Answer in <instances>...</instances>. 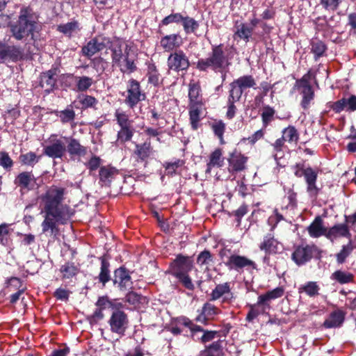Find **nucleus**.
Returning a JSON list of instances; mask_svg holds the SVG:
<instances>
[{
    "label": "nucleus",
    "mask_w": 356,
    "mask_h": 356,
    "mask_svg": "<svg viewBox=\"0 0 356 356\" xmlns=\"http://www.w3.org/2000/svg\"><path fill=\"white\" fill-rule=\"evenodd\" d=\"M66 193L65 188L53 185L41 196L44 214L41 225L43 233L50 231L51 234H58V225L67 224L74 214L70 206L63 204Z\"/></svg>",
    "instance_id": "1"
},
{
    "label": "nucleus",
    "mask_w": 356,
    "mask_h": 356,
    "mask_svg": "<svg viewBox=\"0 0 356 356\" xmlns=\"http://www.w3.org/2000/svg\"><path fill=\"white\" fill-rule=\"evenodd\" d=\"M40 30L38 15L30 7L22 8L17 20L10 26L12 36L17 40H25L30 37L35 41V33Z\"/></svg>",
    "instance_id": "2"
},
{
    "label": "nucleus",
    "mask_w": 356,
    "mask_h": 356,
    "mask_svg": "<svg viewBox=\"0 0 356 356\" xmlns=\"http://www.w3.org/2000/svg\"><path fill=\"white\" fill-rule=\"evenodd\" d=\"M230 54L223 44L212 45L209 56L198 59L196 68L201 72H207L209 70L222 71L225 68H229L232 58Z\"/></svg>",
    "instance_id": "3"
},
{
    "label": "nucleus",
    "mask_w": 356,
    "mask_h": 356,
    "mask_svg": "<svg viewBox=\"0 0 356 356\" xmlns=\"http://www.w3.org/2000/svg\"><path fill=\"white\" fill-rule=\"evenodd\" d=\"M111 51L112 62L122 72L132 73L137 70L136 54L129 44H125L123 49L121 45L114 47Z\"/></svg>",
    "instance_id": "4"
},
{
    "label": "nucleus",
    "mask_w": 356,
    "mask_h": 356,
    "mask_svg": "<svg viewBox=\"0 0 356 356\" xmlns=\"http://www.w3.org/2000/svg\"><path fill=\"white\" fill-rule=\"evenodd\" d=\"M294 175L300 178L304 177L306 184H307V192L313 200H316L317 197L321 191L316 185V181L318 177V171L316 169L312 168L310 166L305 167L303 162L296 163L293 166Z\"/></svg>",
    "instance_id": "5"
},
{
    "label": "nucleus",
    "mask_w": 356,
    "mask_h": 356,
    "mask_svg": "<svg viewBox=\"0 0 356 356\" xmlns=\"http://www.w3.org/2000/svg\"><path fill=\"white\" fill-rule=\"evenodd\" d=\"M284 293V290L282 287H277L273 290L267 291L264 294L260 295L256 304L248 305L250 310L245 320L248 322H252L261 313L265 312L266 307H270L269 302L270 300L281 298Z\"/></svg>",
    "instance_id": "6"
},
{
    "label": "nucleus",
    "mask_w": 356,
    "mask_h": 356,
    "mask_svg": "<svg viewBox=\"0 0 356 356\" xmlns=\"http://www.w3.org/2000/svg\"><path fill=\"white\" fill-rule=\"evenodd\" d=\"M227 253H231V250L222 248L219 252V256L222 259L227 257V260L223 262L229 270L241 273L244 269L250 272L257 269L256 263L248 257L236 254L228 256Z\"/></svg>",
    "instance_id": "7"
},
{
    "label": "nucleus",
    "mask_w": 356,
    "mask_h": 356,
    "mask_svg": "<svg viewBox=\"0 0 356 356\" xmlns=\"http://www.w3.org/2000/svg\"><path fill=\"white\" fill-rule=\"evenodd\" d=\"M314 78L315 74L309 70L302 78L296 81L295 88L302 97L300 106L305 111L309 109L314 99L315 92L310 83Z\"/></svg>",
    "instance_id": "8"
},
{
    "label": "nucleus",
    "mask_w": 356,
    "mask_h": 356,
    "mask_svg": "<svg viewBox=\"0 0 356 356\" xmlns=\"http://www.w3.org/2000/svg\"><path fill=\"white\" fill-rule=\"evenodd\" d=\"M323 251L315 244H301L294 246L291 259L298 266H302L312 259L320 260Z\"/></svg>",
    "instance_id": "9"
},
{
    "label": "nucleus",
    "mask_w": 356,
    "mask_h": 356,
    "mask_svg": "<svg viewBox=\"0 0 356 356\" xmlns=\"http://www.w3.org/2000/svg\"><path fill=\"white\" fill-rule=\"evenodd\" d=\"M125 307H118L111 312L108 323L110 331L122 337L129 326V320L127 314L123 310Z\"/></svg>",
    "instance_id": "10"
},
{
    "label": "nucleus",
    "mask_w": 356,
    "mask_h": 356,
    "mask_svg": "<svg viewBox=\"0 0 356 356\" xmlns=\"http://www.w3.org/2000/svg\"><path fill=\"white\" fill-rule=\"evenodd\" d=\"M167 65L169 71L185 74L188 70L191 63L186 54L183 50L178 49L171 52L169 55Z\"/></svg>",
    "instance_id": "11"
},
{
    "label": "nucleus",
    "mask_w": 356,
    "mask_h": 356,
    "mask_svg": "<svg viewBox=\"0 0 356 356\" xmlns=\"http://www.w3.org/2000/svg\"><path fill=\"white\" fill-rule=\"evenodd\" d=\"M24 59V49L17 45H10L0 40V63H17Z\"/></svg>",
    "instance_id": "12"
},
{
    "label": "nucleus",
    "mask_w": 356,
    "mask_h": 356,
    "mask_svg": "<svg viewBox=\"0 0 356 356\" xmlns=\"http://www.w3.org/2000/svg\"><path fill=\"white\" fill-rule=\"evenodd\" d=\"M96 306L97 308L89 318L91 323L103 319L104 317L103 311L106 309H111L113 312L118 307H125L123 302H119L117 299L110 300L107 296L99 297L96 302Z\"/></svg>",
    "instance_id": "13"
},
{
    "label": "nucleus",
    "mask_w": 356,
    "mask_h": 356,
    "mask_svg": "<svg viewBox=\"0 0 356 356\" xmlns=\"http://www.w3.org/2000/svg\"><path fill=\"white\" fill-rule=\"evenodd\" d=\"M127 92L124 103L130 108H134L140 102L146 98V95L142 90L140 83L134 79L128 81Z\"/></svg>",
    "instance_id": "14"
},
{
    "label": "nucleus",
    "mask_w": 356,
    "mask_h": 356,
    "mask_svg": "<svg viewBox=\"0 0 356 356\" xmlns=\"http://www.w3.org/2000/svg\"><path fill=\"white\" fill-rule=\"evenodd\" d=\"M112 281L113 285L120 291L133 289L134 282L131 272L124 266H120L114 270Z\"/></svg>",
    "instance_id": "15"
},
{
    "label": "nucleus",
    "mask_w": 356,
    "mask_h": 356,
    "mask_svg": "<svg viewBox=\"0 0 356 356\" xmlns=\"http://www.w3.org/2000/svg\"><path fill=\"white\" fill-rule=\"evenodd\" d=\"M49 144L43 148V154L52 159H61L66 152V144L56 134H52L48 139Z\"/></svg>",
    "instance_id": "16"
},
{
    "label": "nucleus",
    "mask_w": 356,
    "mask_h": 356,
    "mask_svg": "<svg viewBox=\"0 0 356 356\" xmlns=\"http://www.w3.org/2000/svg\"><path fill=\"white\" fill-rule=\"evenodd\" d=\"M193 266L192 257L178 254L170 264L169 270L172 275L187 273L192 270Z\"/></svg>",
    "instance_id": "17"
},
{
    "label": "nucleus",
    "mask_w": 356,
    "mask_h": 356,
    "mask_svg": "<svg viewBox=\"0 0 356 356\" xmlns=\"http://www.w3.org/2000/svg\"><path fill=\"white\" fill-rule=\"evenodd\" d=\"M60 70L57 67H51V69L43 72L40 75V86L48 93L57 88V81Z\"/></svg>",
    "instance_id": "18"
},
{
    "label": "nucleus",
    "mask_w": 356,
    "mask_h": 356,
    "mask_svg": "<svg viewBox=\"0 0 356 356\" xmlns=\"http://www.w3.org/2000/svg\"><path fill=\"white\" fill-rule=\"evenodd\" d=\"M152 152L153 147L150 139L148 138L143 143L135 145V148L131 153V158L137 163H144V166L146 167Z\"/></svg>",
    "instance_id": "19"
},
{
    "label": "nucleus",
    "mask_w": 356,
    "mask_h": 356,
    "mask_svg": "<svg viewBox=\"0 0 356 356\" xmlns=\"http://www.w3.org/2000/svg\"><path fill=\"white\" fill-rule=\"evenodd\" d=\"M222 298V303L231 304L235 296L232 292L231 282L218 284L210 294V300H217Z\"/></svg>",
    "instance_id": "20"
},
{
    "label": "nucleus",
    "mask_w": 356,
    "mask_h": 356,
    "mask_svg": "<svg viewBox=\"0 0 356 356\" xmlns=\"http://www.w3.org/2000/svg\"><path fill=\"white\" fill-rule=\"evenodd\" d=\"M108 42V40L104 37H95L82 47V54L88 58H91L96 53L104 49Z\"/></svg>",
    "instance_id": "21"
},
{
    "label": "nucleus",
    "mask_w": 356,
    "mask_h": 356,
    "mask_svg": "<svg viewBox=\"0 0 356 356\" xmlns=\"http://www.w3.org/2000/svg\"><path fill=\"white\" fill-rule=\"evenodd\" d=\"M14 184L21 190L32 191L39 187L36 183V178L32 172L24 171L20 172L15 179Z\"/></svg>",
    "instance_id": "22"
},
{
    "label": "nucleus",
    "mask_w": 356,
    "mask_h": 356,
    "mask_svg": "<svg viewBox=\"0 0 356 356\" xmlns=\"http://www.w3.org/2000/svg\"><path fill=\"white\" fill-rule=\"evenodd\" d=\"M248 159L247 156L235 149L229 154V157L227 159L229 172L234 173L244 170Z\"/></svg>",
    "instance_id": "23"
},
{
    "label": "nucleus",
    "mask_w": 356,
    "mask_h": 356,
    "mask_svg": "<svg viewBox=\"0 0 356 356\" xmlns=\"http://www.w3.org/2000/svg\"><path fill=\"white\" fill-rule=\"evenodd\" d=\"M346 312L342 309L337 307L325 318L323 327L326 329L338 328L343 325Z\"/></svg>",
    "instance_id": "24"
},
{
    "label": "nucleus",
    "mask_w": 356,
    "mask_h": 356,
    "mask_svg": "<svg viewBox=\"0 0 356 356\" xmlns=\"http://www.w3.org/2000/svg\"><path fill=\"white\" fill-rule=\"evenodd\" d=\"M119 170L111 165L101 166L99 170V184L102 186H110L111 183L117 176Z\"/></svg>",
    "instance_id": "25"
},
{
    "label": "nucleus",
    "mask_w": 356,
    "mask_h": 356,
    "mask_svg": "<svg viewBox=\"0 0 356 356\" xmlns=\"http://www.w3.org/2000/svg\"><path fill=\"white\" fill-rule=\"evenodd\" d=\"M181 44L182 38L179 33L166 35L160 40L161 47L168 52L178 50Z\"/></svg>",
    "instance_id": "26"
},
{
    "label": "nucleus",
    "mask_w": 356,
    "mask_h": 356,
    "mask_svg": "<svg viewBox=\"0 0 356 356\" xmlns=\"http://www.w3.org/2000/svg\"><path fill=\"white\" fill-rule=\"evenodd\" d=\"M339 237H345L350 238L351 234L350 232L349 226L345 222L343 224H337L333 227L327 229L326 238L333 241Z\"/></svg>",
    "instance_id": "27"
},
{
    "label": "nucleus",
    "mask_w": 356,
    "mask_h": 356,
    "mask_svg": "<svg viewBox=\"0 0 356 356\" xmlns=\"http://www.w3.org/2000/svg\"><path fill=\"white\" fill-rule=\"evenodd\" d=\"M67 141L66 152L71 158L84 156L87 154V147L81 145L79 141L74 138H65Z\"/></svg>",
    "instance_id": "28"
},
{
    "label": "nucleus",
    "mask_w": 356,
    "mask_h": 356,
    "mask_svg": "<svg viewBox=\"0 0 356 356\" xmlns=\"http://www.w3.org/2000/svg\"><path fill=\"white\" fill-rule=\"evenodd\" d=\"M99 259L101 261L100 272L96 279L104 287L106 283L113 279L111 275V264L109 257L106 254L102 255Z\"/></svg>",
    "instance_id": "29"
},
{
    "label": "nucleus",
    "mask_w": 356,
    "mask_h": 356,
    "mask_svg": "<svg viewBox=\"0 0 356 356\" xmlns=\"http://www.w3.org/2000/svg\"><path fill=\"white\" fill-rule=\"evenodd\" d=\"M81 29L80 22L74 19L67 23L60 24L56 28L57 31L63 33L68 38H71L74 35L77 34Z\"/></svg>",
    "instance_id": "30"
},
{
    "label": "nucleus",
    "mask_w": 356,
    "mask_h": 356,
    "mask_svg": "<svg viewBox=\"0 0 356 356\" xmlns=\"http://www.w3.org/2000/svg\"><path fill=\"white\" fill-rule=\"evenodd\" d=\"M327 229V228L324 226L323 220L320 216H317L307 227L309 236L313 238H318L321 236L326 237Z\"/></svg>",
    "instance_id": "31"
},
{
    "label": "nucleus",
    "mask_w": 356,
    "mask_h": 356,
    "mask_svg": "<svg viewBox=\"0 0 356 356\" xmlns=\"http://www.w3.org/2000/svg\"><path fill=\"white\" fill-rule=\"evenodd\" d=\"M280 243L271 234L264 236V241L259 245V249L265 252L266 254H276L278 252Z\"/></svg>",
    "instance_id": "32"
},
{
    "label": "nucleus",
    "mask_w": 356,
    "mask_h": 356,
    "mask_svg": "<svg viewBox=\"0 0 356 356\" xmlns=\"http://www.w3.org/2000/svg\"><path fill=\"white\" fill-rule=\"evenodd\" d=\"M201 86L199 82L191 81L188 85L189 104H202Z\"/></svg>",
    "instance_id": "33"
},
{
    "label": "nucleus",
    "mask_w": 356,
    "mask_h": 356,
    "mask_svg": "<svg viewBox=\"0 0 356 356\" xmlns=\"http://www.w3.org/2000/svg\"><path fill=\"white\" fill-rule=\"evenodd\" d=\"M203 106L204 104H188L190 122L193 130H197L200 126Z\"/></svg>",
    "instance_id": "34"
},
{
    "label": "nucleus",
    "mask_w": 356,
    "mask_h": 356,
    "mask_svg": "<svg viewBox=\"0 0 356 356\" xmlns=\"http://www.w3.org/2000/svg\"><path fill=\"white\" fill-rule=\"evenodd\" d=\"M330 279L334 282L341 285L348 284L354 282L355 275L347 270H337L332 273Z\"/></svg>",
    "instance_id": "35"
},
{
    "label": "nucleus",
    "mask_w": 356,
    "mask_h": 356,
    "mask_svg": "<svg viewBox=\"0 0 356 356\" xmlns=\"http://www.w3.org/2000/svg\"><path fill=\"white\" fill-rule=\"evenodd\" d=\"M79 268L74 262L67 261L60 268L61 279L63 280H71L79 273Z\"/></svg>",
    "instance_id": "36"
},
{
    "label": "nucleus",
    "mask_w": 356,
    "mask_h": 356,
    "mask_svg": "<svg viewBox=\"0 0 356 356\" xmlns=\"http://www.w3.org/2000/svg\"><path fill=\"white\" fill-rule=\"evenodd\" d=\"M147 76L148 83L154 87H160L163 85V79L161 77L154 63H149L147 67Z\"/></svg>",
    "instance_id": "37"
},
{
    "label": "nucleus",
    "mask_w": 356,
    "mask_h": 356,
    "mask_svg": "<svg viewBox=\"0 0 356 356\" xmlns=\"http://www.w3.org/2000/svg\"><path fill=\"white\" fill-rule=\"evenodd\" d=\"M224 164V158L222 157V150L220 148L216 149L209 156V161L207 164V173H210L212 168H220Z\"/></svg>",
    "instance_id": "38"
},
{
    "label": "nucleus",
    "mask_w": 356,
    "mask_h": 356,
    "mask_svg": "<svg viewBox=\"0 0 356 356\" xmlns=\"http://www.w3.org/2000/svg\"><path fill=\"white\" fill-rule=\"evenodd\" d=\"M254 29L249 26L248 23H241L236 26V31L235 35H237L240 39L249 42L252 40H257L255 37H252Z\"/></svg>",
    "instance_id": "39"
},
{
    "label": "nucleus",
    "mask_w": 356,
    "mask_h": 356,
    "mask_svg": "<svg viewBox=\"0 0 356 356\" xmlns=\"http://www.w3.org/2000/svg\"><path fill=\"white\" fill-rule=\"evenodd\" d=\"M311 52L314 54L315 60L324 56L327 47L324 42L318 38H314L310 42Z\"/></svg>",
    "instance_id": "40"
},
{
    "label": "nucleus",
    "mask_w": 356,
    "mask_h": 356,
    "mask_svg": "<svg viewBox=\"0 0 356 356\" xmlns=\"http://www.w3.org/2000/svg\"><path fill=\"white\" fill-rule=\"evenodd\" d=\"M320 286L316 282L309 281L303 284H301L298 289V293H305L310 298H314L319 295Z\"/></svg>",
    "instance_id": "41"
},
{
    "label": "nucleus",
    "mask_w": 356,
    "mask_h": 356,
    "mask_svg": "<svg viewBox=\"0 0 356 356\" xmlns=\"http://www.w3.org/2000/svg\"><path fill=\"white\" fill-rule=\"evenodd\" d=\"M56 117L60 118L63 124L74 122L76 117L75 111L73 110L72 106L69 105L65 110L58 111L56 110L52 112Z\"/></svg>",
    "instance_id": "42"
},
{
    "label": "nucleus",
    "mask_w": 356,
    "mask_h": 356,
    "mask_svg": "<svg viewBox=\"0 0 356 356\" xmlns=\"http://www.w3.org/2000/svg\"><path fill=\"white\" fill-rule=\"evenodd\" d=\"M282 137L289 143L297 144L300 139V134L298 129L293 125H289L282 131Z\"/></svg>",
    "instance_id": "43"
},
{
    "label": "nucleus",
    "mask_w": 356,
    "mask_h": 356,
    "mask_svg": "<svg viewBox=\"0 0 356 356\" xmlns=\"http://www.w3.org/2000/svg\"><path fill=\"white\" fill-rule=\"evenodd\" d=\"M94 83L92 78L87 76H76V84L73 88L76 92H86Z\"/></svg>",
    "instance_id": "44"
},
{
    "label": "nucleus",
    "mask_w": 356,
    "mask_h": 356,
    "mask_svg": "<svg viewBox=\"0 0 356 356\" xmlns=\"http://www.w3.org/2000/svg\"><path fill=\"white\" fill-rule=\"evenodd\" d=\"M222 341L218 340L214 341L206 348L201 351L200 356H222L223 348L222 346Z\"/></svg>",
    "instance_id": "45"
},
{
    "label": "nucleus",
    "mask_w": 356,
    "mask_h": 356,
    "mask_svg": "<svg viewBox=\"0 0 356 356\" xmlns=\"http://www.w3.org/2000/svg\"><path fill=\"white\" fill-rule=\"evenodd\" d=\"M78 99L82 110L97 108L96 106L98 104V100L93 96L87 94H81L78 96Z\"/></svg>",
    "instance_id": "46"
},
{
    "label": "nucleus",
    "mask_w": 356,
    "mask_h": 356,
    "mask_svg": "<svg viewBox=\"0 0 356 356\" xmlns=\"http://www.w3.org/2000/svg\"><path fill=\"white\" fill-rule=\"evenodd\" d=\"M234 84L238 86L243 91L247 88H254L256 86V81L252 75H244L235 79Z\"/></svg>",
    "instance_id": "47"
},
{
    "label": "nucleus",
    "mask_w": 356,
    "mask_h": 356,
    "mask_svg": "<svg viewBox=\"0 0 356 356\" xmlns=\"http://www.w3.org/2000/svg\"><path fill=\"white\" fill-rule=\"evenodd\" d=\"M275 110L273 107L268 105L263 106L261 116L264 129H266L267 127L275 120Z\"/></svg>",
    "instance_id": "48"
},
{
    "label": "nucleus",
    "mask_w": 356,
    "mask_h": 356,
    "mask_svg": "<svg viewBox=\"0 0 356 356\" xmlns=\"http://www.w3.org/2000/svg\"><path fill=\"white\" fill-rule=\"evenodd\" d=\"M285 143L286 141L281 137L271 144L273 157L275 160H278L282 157L284 150L287 148Z\"/></svg>",
    "instance_id": "49"
},
{
    "label": "nucleus",
    "mask_w": 356,
    "mask_h": 356,
    "mask_svg": "<svg viewBox=\"0 0 356 356\" xmlns=\"http://www.w3.org/2000/svg\"><path fill=\"white\" fill-rule=\"evenodd\" d=\"M39 159L40 156H38L35 152H29L20 154L19 161L22 165L33 167L39 161Z\"/></svg>",
    "instance_id": "50"
},
{
    "label": "nucleus",
    "mask_w": 356,
    "mask_h": 356,
    "mask_svg": "<svg viewBox=\"0 0 356 356\" xmlns=\"http://www.w3.org/2000/svg\"><path fill=\"white\" fill-rule=\"evenodd\" d=\"M181 24L186 34L194 33L199 28L198 22L188 16L183 17Z\"/></svg>",
    "instance_id": "51"
},
{
    "label": "nucleus",
    "mask_w": 356,
    "mask_h": 356,
    "mask_svg": "<svg viewBox=\"0 0 356 356\" xmlns=\"http://www.w3.org/2000/svg\"><path fill=\"white\" fill-rule=\"evenodd\" d=\"M135 132L134 127H122L118 132L117 140L121 144H124L126 142L130 141Z\"/></svg>",
    "instance_id": "52"
},
{
    "label": "nucleus",
    "mask_w": 356,
    "mask_h": 356,
    "mask_svg": "<svg viewBox=\"0 0 356 356\" xmlns=\"http://www.w3.org/2000/svg\"><path fill=\"white\" fill-rule=\"evenodd\" d=\"M115 117L120 128L134 127L133 120L129 119V117L128 114L126 113V112L116 110L115 113Z\"/></svg>",
    "instance_id": "53"
},
{
    "label": "nucleus",
    "mask_w": 356,
    "mask_h": 356,
    "mask_svg": "<svg viewBox=\"0 0 356 356\" xmlns=\"http://www.w3.org/2000/svg\"><path fill=\"white\" fill-rule=\"evenodd\" d=\"M214 255L207 249L200 252L197 257L196 262L200 266H207L213 261Z\"/></svg>",
    "instance_id": "54"
},
{
    "label": "nucleus",
    "mask_w": 356,
    "mask_h": 356,
    "mask_svg": "<svg viewBox=\"0 0 356 356\" xmlns=\"http://www.w3.org/2000/svg\"><path fill=\"white\" fill-rule=\"evenodd\" d=\"M352 241L350 240L346 245H343L341 251L337 254V261L339 264H342L346 261V258L351 254L353 250Z\"/></svg>",
    "instance_id": "55"
},
{
    "label": "nucleus",
    "mask_w": 356,
    "mask_h": 356,
    "mask_svg": "<svg viewBox=\"0 0 356 356\" xmlns=\"http://www.w3.org/2000/svg\"><path fill=\"white\" fill-rule=\"evenodd\" d=\"M189 273H182L179 275H173L176 277L179 282L188 291H193L195 290V284L192 282V279L191 278Z\"/></svg>",
    "instance_id": "56"
},
{
    "label": "nucleus",
    "mask_w": 356,
    "mask_h": 356,
    "mask_svg": "<svg viewBox=\"0 0 356 356\" xmlns=\"http://www.w3.org/2000/svg\"><path fill=\"white\" fill-rule=\"evenodd\" d=\"M183 15L179 13H172L164 17L159 24V28L161 29L163 26H167L171 23H179L183 19Z\"/></svg>",
    "instance_id": "57"
},
{
    "label": "nucleus",
    "mask_w": 356,
    "mask_h": 356,
    "mask_svg": "<svg viewBox=\"0 0 356 356\" xmlns=\"http://www.w3.org/2000/svg\"><path fill=\"white\" fill-rule=\"evenodd\" d=\"M76 76L73 74H63L59 77L61 86L65 88L73 89V86L76 84Z\"/></svg>",
    "instance_id": "58"
},
{
    "label": "nucleus",
    "mask_w": 356,
    "mask_h": 356,
    "mask_svg": "<svg viewBox=\"0 0 356 356\" xmlns=\"http://www.w3.org/2000/svg\"><path fill=\"white\" fill-rule=\"evenodd\" d=\"M184 164V161L181 159H177L174 162H165L163 164V166L165 169L166 175L172 176L176 173L178 168L182 166Z\"/></svg>",
    "instance_id": "59"
},
{
    "label": "nucleus",
    "mask_w": 356,
    "mask_h": 356,
    "mask_svg": "<svg viewBox=\"0 0 356 356\" xmlns=\"http://www.w3.org/2000/svg\"><path fill=\"white\" fill-rule=\"evenodd\" d=\"M202 310V314H204L208 319H210L220 313V309L218 307L209 302H206L203 305Z\"/></svg>",
    "instance_id": "60"
},
{
    "label": "nucleus",
    "mask_w": 356,
    "mask_h": 356,
    "mask_svg": "<svg viewBox=\"0 0 356 356\" xmlns=\"http://www.w3.org/2000/svg\"><path fill=\"white\" fill-rule=\"evenodd\" d=\"M215 135L221 140H223V134L226 125L222 120H215L211 125Z\"/></svg>",
    "instance_id": "61"
},
{
    "label": "nucleus",
    "mask_w": 356,
    "mask_h": 356,
    "mask_svg": "<svg viewBox=\"0 0 356 356\" xmlns=\"http://www.w3.org/2000/svg\"><path fill=\"white\" fill-rule=\"evenodd\" d=\"M13 229L9 228V225L7 223H2L0 225V243L3 245H6L8 242V238Z\"/></svg>",
    "instance_id": "62"
},
{
    "label": "nucleus",
    "mask_w": 356,
    "mask_h": 356,
    "mask_svg": "<svg viewBox=\"0 0 356 356\" xmlns=\"http://www.w3.org/2000/svg\"><path fill=\"white\" fill-rule=\"evenodd\" d=\"M230 87L231 89L229 92L227 99L234 102H238L241 98L243 91L240 88H238V86H236L235 84H234V82L230 83Z\"/></svg>",
    "instance_id": "63"
},
{
    "label": "nucleus",
    "mask_w": 356,
    "mask_h": 356,
    "mask_svg": "<svg viewBox=\"0 0 356 356\" xmlns=\"http://www.w3.org/2000/svg\"><path fill=\"white\" fill-rule=\"evenodd\" d=\"M316 31H323L330 27L326 16H319L313 20Z\"/></svg>",
    "instance_id": "64"
}]
</instances>
